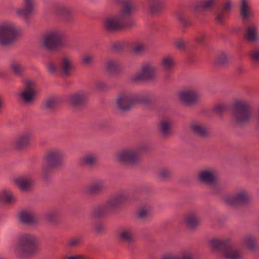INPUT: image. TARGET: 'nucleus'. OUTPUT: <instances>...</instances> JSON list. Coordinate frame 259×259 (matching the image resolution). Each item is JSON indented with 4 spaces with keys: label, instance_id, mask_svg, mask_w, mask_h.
<instances>
[{
    "label": "nucleus",
    "instance_id": "1",
    "mask_svg": "<svg viewBox=\"0 0 259 259\" xmlns=\"http://www.w3.org/2000/svg\"><path fill=\"white\" fill-rule=\"evenodd\" d=\"M38 248V240L34 235L23 234L19 237L16 250L23 257H28L36 253Z\"/></svg>",
    "mask_w": 259,
    "mask_h": 259
},
{
    "label": "nucleus",
    "instance_id": "2",
    "mask_svg": "<svg viewBox=\"0 0 259 259\" xmlns=\"http://www.w3.org/2000/svg\"><path fill=\"white\" fill-rule=\"evenodd\" d=\"M152 102V99L148 97H136L124 93H121L116 100L118 108L123 111L130 110L131 107L136 104L149 105Z\"/></svg>",
    "mask_w": 259,
    "mask_h": 259
},
{
    "label": "nucleus",
    "instance_id": "3",
    "mask_svg": "<svg viewBox=\"0 0 259 259\" xmlns=\"http://www.w3.org/2000/svg\"><path fill=\"white\" fill-rule=\"evenodd\" d=\"M233 114L237 123L242 124L248 122L251 116L250 105L246 102L236 101L233 107Z\"/></svg>",
    "mask_w": 259,
    "mask_h": 259
},
{
    "label": "nucleus",
    "instance_id": "4",
    "mask_svg": "<svg viewBox=\"0 0 259 259\" xmlns=\"http://www.w3.org/2000/svg\"><path fill=\"white\" fill-rule=\"evenodd\" d=\"M118 3L121 5L120 14L116 16L122 30L128 29L134 25L133 20L131 18L134 7H132L129 0L120 2L117 0Z\"/></svg>",
    "mask_w": 259,
    "mask_h": 259
},
{
    "label": "nucleus",
    "instance_id": "5",
    "mask_svg": "<svg viewBox=\"0 0 259 259\" xmlns=\"http://www.w3.org/2000/svg\"><path fill=\"white\" fill-rule=\"evenodd\" d=\"M65 38L64 34L60 31L49 32L44 36V46L49 51H54L62 46Z\"/></svg>",
    "mask_w": 259,
    "mask_h": 259
},
{
    "label": "nucleus",
    "instance_id": "6",
    "mask_svg": "<svg viewBox=\"0 0 259 259\" xmlns=\"http://www.w3.org/2000/svg\"><path fill=\"white\" fill-rule=\"evenodd\" d=\"M15 27L10 25H0V44L7 46L12 44L18 35Z\"/></svg>",
    "mask_w": 259,
    "mask_h": 259
},
{
    "label": "nucleus",
    "instance_id": "7",
    "mask_svg": "<svg viewBox=\"0 0 259 259\" xmlns=\"http://www.w3.org/2000/svg\"><path fill=\"white\" fill-rule=\"evenodd\" d=\"M46 165L43 167V174L45 179L51 169L59 167L61 164V157L57 151H50L45 156Z\"/></svg>",
    "mask_w": 259,
    "mask_h": 259
},
{
    "label": "nucleus",
    "instance_id": "8",
    "mask_svg": "<svg viewBox=\"0 0 259 259\" xmlns=\"http://www.w3.org/2000/svg\"><path fill=\"white\" fill-rule=\"evenodd\" d=\"M155 68L151 64H147L142 67L141 73L132 76L131 80L133 82L151 81L155 78Z\"/></svg>",
    "mask_w": 259,
    "mask_h": 259
},
{
    "label": "nucleus",
    "instance_id": "9",
    "mask_svg": "<svg viewBox=\"0 0 259 259\" xmlns=\"http://www.w3.org/2000/svg\"><path fill=\"white\" fill-rule=\"evenodd\" d=\"M250 200L249 195L245 192L238 193L232 197H228L225 199L227 204L235 207L241 205H248L250 203Z\"/></svg>",
    "mask_w": 259,
    "mask_h": 259
},
{
    "label": "nucleus",
    "instance_id": "10",
    "mask_svg": "<svg viewBox=\"0 0 259 259\" xmlns=\"http://www.w3.org/2000/svg\"><path fill=\"white\" fill-rule=\"evenodd\" d=\"M36 94L34 82L28 79H25L24 90L21 93L23 101L26 103H31L34 100Z\"/></svg>",
    "mask_w": 259,
    "mask_h": 259
},
{
    "label": "nucleus",
    "instance_id": "11",
    "mask_svg": "<svg viewBox=\"0 0 259 259\" xmlns=\"http://www.w3.org/2000/svg\"><path fill=\"white\" fill-rule=\"evenodd\" d=\"M140 158V153L138 151L125 150L119 155V160L127 165L137 164Z\"/></svg>",
    "mask_w": 259,
    "mask_h": 259
},
{
    "label": "nucleus",
    "instance_id": "12",
    "mask_svg": "<svg viewBox=\"0 0 259 259\" xmlns=\"http://www.w3.org/2000/svg\"><path fill=\"white\" fill-rule=\"evenodd\" d=\"M199 180L208 185L215 186L219 183L218 175L216 171L202 170L199 172Z\"/></svg>",
    "mask_w": 259,
    "mask_h": 259
},
{
    "label": "nucleus",
    "instance_id": "13",
    "mask_svg": "<svg viewBox=\"0 0 259 259\" xmlns=\"http://www.w3.org/2000/svg\"><path fill=\"white\" fill-rule=\"evenodd\" d=\"M210 244L213 249L220 250L224 254L229 250H232L234 246L229 239L223 240L214 239L210 241Z\"/></svg>",
    "mask_w": 259,
    "mask_h": 259
},
{
    "label": "nucleus",
    "instance_id": "14",
    "mask_svg": "<svg viewBox=\"0 0 259 259\" xmlns=\"http://www.w3.org/2000/svg\"><path fill=\"white\" fill-rule=\"evenodd\" d=\"M218 0H199L193 6L195 12L211 11L216 7Z\"/></svg>",
    "mask_w": 259,
    "mask_h": 259
},
{
    "label": "nucleus",
    "instance_id": "15",
    "mask_svg": "<svg viewBox=\"0 0 259 259\" xmlns=\"http://www.w3.org/2000/svg\"><path fill=\"white\" fill-rule=\"evenodd\" d=\"M181 101L187 106H192L198 101V96L197 93L192 90L182 92L179 94Z\"/></svg>",
    "mask_w": 259,
    "mask_h": 259
},
{
    "label": "nucleus",
    "instance_id": "16",
    "mask_svg": "<svg viewBox=\"0 0 259 259\" xmlns=\"http://www.w3.org/2000/svg\"><path fill=\"white\" fill-rule=\"evenodd\" d=\"M127 196L122 194L117 195L110 198L106 205L109 212L113 211L120 207L127 199Z\"/></svg>",
    "mask_w": 259,
    "mask_h": 259
},
{
    "label": "nucleus",
    "instance_id": "17",
    "mask_svg": "<svg viewBox=\"0 0 259 259\" xmlns=\"http://www.w3.org/2000/svg\"><path fill=\"white\" fill-rule=\"evenodd\" d=\"M105 28L108 32H115L122 30L117 16L107 19L105 22Z\"/></svg>",
    "mask_w": 259,
    "mask_h": 259
},
{
    "label": "nucleus",
    "instance_id": "18",
    "mask_svg": "<svg viewBox=\"0 0 259 259\" xmlns=\"http://www.w3.org/2000/svg\"><path fill=\"white\" fill-rule=\"evenodd\" d=\"M24 2L25 8L18 10L17 14L18 16L28 19L33 10V0H24Z\"/></svg>",
    "mask_w": 259,
    "mask_h": 259
},
{
    "label": "nucleus",
    "instance_id": "19",
    "mask_svg": "<svg viewBox=\"0 0 259 259\" xmlns=\"http://www.w3.org/2000/svg\"><path fill=\"white\" fill-rule=\"evenodd\" d=\"M231 8V2H228L225 3L220 9L219 12L215 17V20L217 24L221 25H225V16L227 12H229Z\"/></svg>",
    "mask_w": 259,
    "mask_h": 259
},
{
    "label": "nucleus",
    "instance_id": "20",
    "mask_svg": "<svg viewBox=\"0 0 259 259\" xmlns=\"http://www.w3.org/2000/svg\"><path fill=\"white\" fill-rule=\"evenodd\" d=\"M244 37L247 41L250 42L257 41L258 36L257 27L253 25L247 27L245 30Z\"/></svg>",
    "mask_w": 259,
    "mask_h": 259
},
{
    "label": "nucleus",
    "instance_id": "21",
    "mask_svg": "<svg viewBox=\"0 0 259 259\" xmlns=\"http://www.w3.org/2000/svg\"><path fill=\"white\" fill-rule=\"evenodd\" d=\"M240 14L243 22L252 17L251 9L247 0H241Z\"/></svg>",
    "mask_w": 259,
    "mask_h": 259
},
{
    "label": "nucleus",
    "instance_id": "22",
    "mask_svg": "<svg viewBox=\"0 0 259 259\" xmlns=\"http://www.w3.org/2000/svg\"><path fill=\"white\" fill-rule=\"evenodd\" d=\"M164 8L162 0H150L149 13L152 15H157L161 13Z\"/></svg>",
    "mask_w": 259,
    "mask_h": 259
},
{
    "label": "nucleus",
    "instance_id": "23",
    "mask_svg": "<svg viewBox=\"0 0 259 259\" xmlns=\"http://www.w3.org/2000/svg\"><path fill=\"white\" fill-rule=\"evenodd\" d=\"M19 218L20 221L23 224L27 225H34L36 224L33 214L28 211H22L19 215Z\"/></svg>",
    "mask_w": 259,
    "mask_h": 259
},
{
    "label": "nucleus",
    "instance_id": "24",
    "mask_svg": "<svg viewBox=\"0 0 259 259\" xmlns=\"http://www.w3.org/2000/svg\"><path fill=\"white\" fill-rule=\"evenodd\" d=\"M55 12L63 21H68L71 19V12L68 9L65 7L57 6L55 8Z\"/></svg>",
    "mask_w": 259,
    "mask_h": 259
},
{
    "label": "nucleus",
    "instance_id": "25",
    "mask_svg": "<svg viewBox=\"0 0 259 259\" xmlns=\"http://www.w3.org/2000/svg\"><path fill=\"white\" fill-rule=\"evenodd\" d=\"M16 184L22 191H28L33 184V181L30 179L21 178L15 180Z\"/></svg>",
    "mask_w": 259,
    "mask_h": 259
},
{
    "label": "nucleus",
    "instance_id": "26",
    "mask_svg": "<svg viewBox=\"0 0 259 259\" xmlns=\"http://www.w3.org/2000/svg\"><path fill=\"white\" fill-rule=\"evenodd\" d=\"M87 100L86 95L84 93H77L70 96V103L74 106H80L85 102Z\"/></svg>",
    "mask_w": 259,
    "mask_h": 259
},
{
    "label": "nucleus",
    "instance_id": "27",
    "mask_svg": "<svg viewBox=\"0 0 259 259\" xmlns=\"http://www.w3.org/2000/svg\"><path fill=\"white\" fill-rule=\"evenodd\" d=\"M30 134H27L19 137L16 142V148L20 150L27 148L30 143Z\"/></svg>",
    "mask_w": 259,
    "mask_h": 259
},
{
    "label": "nucleus",
    "instance_id": "28",
    "mask_svg": "<svg viewBox=\"0 0 259 259\" xmlns=\"http://www.w3.org/2000/svg\"><path fill=\"white\" fill-rule=\"evenodd\" d=\"M185 223L188 227L194 229L198 226L199 221L195 213H191L185 218Z\"/></svg>",
    "mask_w": 259,
    "mask_h": 259
},
{
    "label": "nucleus",
    "instance_id": "29",
    "mask_svg": "<svg viewBox=\"0 0 259 259\" xmlns=\"http://www.w3.org/2000/svg\"><path fill=\"white\" fill-rule=\"evenodd\" d=\"M161 64L166 71H170L175 64L174 59L170 56L163 57L161 60Z\"/></svg>",
    "mask_w": 259,
    "mask_h": 259
},
{
    "label": "nucleus",
    "instance_id": "30",
    "mask_svg": "<svg viewBox=\"0 0 259 259\" xmlns=\"http://www.w3.org/2000/svg\"><path fill=\"white\" fill-rule=\"evenodd\" d=\"M190 127L192 129L193 132L195 134L201 137L206 138L208 136L207 129L200 125L193 124L191 125Z\"/></svg>",
    "mask_w": 259,
    "mask_h": 259
},
{
    "label": "nucleus",
    "instance_id": "31",
    "mask_svg": "<svg viewBox=\"0 0 259 259\" xmlns=\"http://www.w3.org/2000/svg\"><path fill=\"white\" fill-rule=\"evenodd\" d=\"M0 201L7 204H11L15 201V199L11 192L4 190L0 194Z\"/></svg>",
    "mask_w": 259,
    "mask_h": 259
},
{
    "label": "nucleus",
    "instance_id": "32",
    "mask_svg": "<svg viewBox=\"0 0 259 259\" xmlns=\"http://www.w3.org/2000/svg\"><path fill=\"white\" fill-rule=\"evenodd\" d=\"M97 162V158L96 156L89 154L83 156L80 160L82 165L93 166L95 165Z\"/></svg>",
    "mask_w": 259,
    "mask_h": 259
},
{
    "label": "nucleus",
    "instance_id": "33",
    "mask_svg": "<svg viewBox=\"0 0 259 259\" xmlns=\"http://www.w3.org/2000/svg\"><path fill=\"white\" fill-rule=\"evenodd\" d=\"M106 66L108 71L111 72H118L121 70L116 60H108L106 64Z\"/></svg>",
    "mask_w": 259,
    "mask_h": 259
},
{
    "label": "nucleus",
    "instance_id": "34",
    "mask_svg": "<svg viewBox=\"0 0 259 259\" xmlns=\"http://www.w3.org/2000/svg\"><path fill=\"white\" fill-rule=\"evenodd\" d=\"M103 187L101 183H98L89 186L87 189V192L89 195L97 194L102 191Z\"/></svg>",
    "mask_w": 259,
    "mask_h": 259
},
{
    "label": "nucleus",
    "instance_id": "35",
    "mask_svg": "<svg viewBox=\"0 0 259 259\" xmlns=\"http://www.w3.org/2000/svg\"><path fill=\"white\" fill-rule=\"evenodd\" d=\"M229 60L227 55L222 52L219 55L214 61L213 64L215 66H225L228 64Z\"/></svg>",
    "mask_w": 259,
    "mask_h": 259
},
{
    "label": "nucleus",
    "instance_id": "36",
    "mask_svg": "<svg viewBox=\"0 0 259 259\" xmlns=\"http://www.w3.org/2000/svg\"><path fill=\"white\" fill-rule=\"evenodd\" d=\"M62 68L64 74L65 76H69V71L73 69V66L68 58H64L63 59L62 62Z\"/></svg>",
    "mask_w": 259,
    "mask_h": 259
},
{
    "label": "nucleus",
    "instance_id": "37",
    "mask_svg": "<svg viewBox=\"0 0 259 259\" xmlns=\"http://www.w3.org/2000/svg\"><path fill=\"white\" fill-rule=\"evenodd\" d=\"M224 256L226 259H241V254L239 251L234 247L232 250L226 252Z\"/></svg>",
    "mask_w": 259,
    "mask_h": 259
},
{
    "label": "nucleus",
    "instance_id": "38",
    "mask_svg": "<svg viewBox=\"0 0 259 259\" xmlns=\"http://www.w3.org/2000/svg\"><path fill=\"white\" fill-rule=\"evenodd\" d=\"M106 205L99 206L95 208L94 211L93 216L95 218H101L109 213Z\"/></svg>",
    "mask_w": 259,
    "mask_h": 259
},
{
    "label": "nucleus",
    "instance_id": "39",
    "mask_svg": "<svg viewBox=\"0 0 259 259\" xmlns=\"http://www.w3.org/2000/svg\"><path fill=\"white\" fill-rule=\"evenodd\" d=\"M256 241L255 238L251 236H247L244 239V242L247 248L250 250H254L256 249Z\"/></svg>",
    "mask_w": 259,
    "mask_h": 259
},
{
    "label": "nucleus",
    "instance_id": "40",
    "mask_svg": "<svg viewBox=\"0 0 259 259\" xmlns=\"http://www.w3.org/2000/svg\"><path fill=\"white\" fill-rule=\"evenodd\" d=\"M170 122L168 120H162L160 123V130L164 135L169 134L170 131Z\"/></svg>",
    "mask_w": 259,
    "mask_h": 259
},
{
    "label": "nucleus",
    "instance_id": "41",
    "mask_svg": "<svg viewBox=\"0 0 259 259\" xmlns=\"http://www.w3.org/2000/svg\"><path fill=\"white\" fill-rule=\"evenodd\" d=\"M125 44L124 42H116L112 45L111 49L113 51L117 53H122L124 51Z\"/></svg>",
    "mask_w": 259,
    "mask_h": 259
},
{
    "label": "nucleus",
    "instance_id": "42",
    "mask_svg": "<svg viewBox=\"0 0 259 259\" xmlns=\"http://www.w3.org/2000/svg\"><path fill=\"white\" fill-rule=\"evenodd\" d=\"M120 238L124 241L131 243L134 241V238L131 233L127 232H123L119 235Z\"/></svg>",
    "mask_w": 259,
    "mask_h": 259
},
{
    "label": "nucleus",
    "instance_id": "43",
    "mask_svg": "<svg viewBox=\"0 0 259 259\" xmlns=\"http://www.w3.org/2000/svg\"><path fill=\"white\" fill-rule=\"evenodd\" d=\"M227 109V105L224 104H220L214 106L213 111L217 115H221L223 113L225 112Z\"/></svg>",
    "mask_w": 259,
    "mask_h": 259
},
{
    "label": "nucleus",
    "instance_id": "44",
    "mask_svg": "<svg viewBox=\"0 0 259 259\" xmlns=\"http://www.w3.org/2000/svg\"><path fill=\"white\" fill-rule=\"evenodd\" d=\"M11 68L14 73L17 75H21L24 71V68L20 64L16 63L12 64Z\"/></svg>",
    "mask_w": 259,
    "mask_h": 259
},
{
    "label": "nucleus",
    "instance_id": "45",
    "mask_svg": "<svg viewBox=\"0 0 259 259\" xmlns=\"http://www.w3.org/2000/svg\"><path fill=\"white\" fill-rule=\"evenodd\" d=\"M58 104L57 100L55 99H51L47 101L46 103V107L47 108L51 109L54 108Z\"/></svg>",
    "mask_w": 259,
    "mask_h": 259
},
{
    "label": "nucleus",
    "instance_id": "46",
    "mask_svg": "<svg viewBox=\"0 0 259 259\" xmlns=\"http://www.w3.org/2000/svg\"><path fill=\"white\" fill-rule=\"evenodd\" d=\"M146 49V46L143 44H137L135 46L134 52L136 54H140L143 52Z\"/></svg>",
    "mask_w": 259,
    "mask_h": 259
},
{
    "label": "nucleus",
    "instance_id": "47",
    "mask_svg": "<svg viewBox=\"0 0 259 259\" xmlns=\"http://www.w3.org/2000/svg\"><path fill=\"white\" fill-rule=\"evenodd\" d=\"M175 46L179 50H184L186 48V42L183 40L180 39L175 42Z\"/></svg>",
    "mask_w": 259,
    "mask_h": 259
},
{
    "label": "nucleus",
    "instance_id": "48",
    "mask_svg": "<svg viewBox=\"0 0 259 259\" xmlns=\"http://www.w3.org/2000/svg\"><path fill=\"white\" fill-rule=\"evenodd\" d=\"M58 214L54 212L49 213L47 215L48 220L52 223H56L57 221Z\"/></svg>",
    "mask_w": 259,
    "mask_h": 259
},
{
    "label": "nucleus",
    "instance_id": "49",
    "mask_svg": "<svg viewBox=\"0 0 259 259\" xmlns=\"http://www.w3.org/2000/svg\"><path fill=\"white\" fill-rule=\"evenodd\" d=\"M250 58L254 61H259V50H253L250 52Z\"/></svg>",
    "mask_w": 259,
    "mask_h": 259
},
{
    "label": "nucleus",
    "instance_id": "50",
    "mask_svg": "<svg viewBox=\"0 0 259 259\" xmlns=\"http://www.w3.org/2000/svg\"><path fill=\"white\" fill-rule=\"evenodd\" d=\"M206 38L205 33H201L200 35L195 38V41L198 44H202L204 43Z\"/></svg>",
    "mask_w": 259,
    "mask_h": 259
},
{
    "label": "nucleus",
    "instance_id": "51",
    "mask_svg": "<svg viewBox=\"0 0 259 259\" xmlns=\"http://www.w3.org/2000/svg\"><path fill=\"white\" fill-rule=\"evenodd\" d=\"M92 62V57L89 55H85L82 59L83 64L88 65L91 64Z\"/></svg>",
    "mask_w": 259,
    "mask_h": 259
},
{
    "label": "nucleus",
    "instance_id": "52",
    "mask_svg": "<svg viewBox=\"0 0 259 259\" xmlns=\"http://www.w3.org/2000/svg\"><path fill=\"white\" fill-rule=\"evenodd\" d=\"M179 20L182 24L184 27H189L192 25V23L190 21L186 20L184 18H179Z\"/></svg>",
    "mask_w": 259,
    "mask_h": 259
},
{
    "label": "nucleus",
    "instance_id": "53",
    "mask_svg": "<svg viewBox=\"0 0 259 259\" xmlns=\"http://www.w3.org/2000/svg\"><path fill=\"white\" fill-rule=\"evenodd\" d=\"M148 211L145 208H142L138 214V216L140 218H144L147 216Z\"/></svg>",
    "mask_w": 259,
    "mask_h": 259
},
{
    "label": "nucleus",
    "instance_id": "54",
    "mask_svg": "<svg viewBox=\"0 0 259 259\" xmlns=\"http://www.w3.org/2000/svg\"><path fill=\"white\" fill-rule=\"evenodd\" d=\"M160 176L163 179L167 178L169 176V172L166 169H163L160 172Z\"/></svg>",
    "mask_w": 259,
    "mask_h": 259
},
{
    "label": "nucleus",
    "instance_id": "55",
    "mask_svg": "<svg viewBox=\"0 0 259 259\" xmlns=\"http://www.w3.org/2000/svg\"><path fill=\"white\" fill-rule=\"evenodd\" d=\"M106 84L103 82H97L96 87L99 90L103 91L106 88Z\"/></svg>",
    "mask_w": 259,
    "mask_h": 259
},
{
    "label": "nucleus",
    "instance_id": "56",
    "mask_svg": "<svg viewBox=\"0 0 259 259\" xmlns=\"http://www.w3.org/2000/svg\"><path fill=\"white\" fill-rule=\"evenodd\" d=\"M80 241L78 239H73L69 242V245L74 246L78 245Z\"/></svg>",
    "mask_w": 259,
    "mask_h": 259
},
{
    "label": "nucleus",
    "instance_id": "57",
    "mask_svg": "<svg viewBox=\"0 0 259 259\" xmlns=\"http://www.w3.org/2000/svg\"><path fill=\"white\" fill-rule=\"evenodd\" d=\"M178 259H194L191 254L183 255L182 256L178 257Z\"/></svg>",
    "mask_w": 259,
    "mask_h": 259
},
{
    "label": "nucleus",
    "instance_id": "58",
    "mask_svg": "<svg viewBox=\"0 0 259 259\" xmlns=\"http://www.w3.org/2000/svg\"><path fill=\"white\" fill-rule=\"evenodd\" d=\"M81 258H81V254H76V255H72V256H69L66 259H81Z\"/></svg>",
    "mask_w": 259,
    "mask_h": 259
},
{
    "label": "nucleus",
    "instance_id": "59",
    "mask_svg": "<svg viewBox=\"0 0 259 259\" xmlns=\"http://www.w3.org/2000/svg\"><path fill=\"white\" fill-rule=\"evenodd\" d=\"M49 70L50 72H53V73L56 70V68H55L54 65L53 64V63L52 62H51L50 63V66H49Z\"/></svg>",
    "mask_w": 259,
    "mask_h": 259
},
{
    "label": "nucleus",
    "instance_id": "60",
    "mask_svg": "<svg viewBox=\"0 0 259 259\" xmlns=\"http://www.w3.org/2000/svg\"><path fill=\"white\" fill-rule=\"evenodd\" d=\"M162 259H178V257L172 255H166L164 256Z\"/></svg>",
    "mask_w": 259,
    "mask_h": 259
},
{
    "label": "nucleus",
    "instance_id": "61",
    "mask_svg": "<svg viewBox=\"0 0 259 259\" xmlns=\"http://www.w3.org/2000/svg\"><path fill=\"white\" fill-rule=\"evenodd\" d=\"M103 229L104 228L102 224H98L96 227V230L99 232L103 231Z\"/></svg>",
    "mask_w": 259,
    "mask_h": 259
},
{
    "label": "nucleus",
    "instance_id": "62",
    "mask_svg": "<svg viewBox=\"0 0 259 259\" xmlns=\"http://www.w3.org/2000/svg\"><path fill=\"white\" fill-rule=\"evenodd\" d=\"M237 70H238V71H239V72H241V69L240 68H237Z\"/></svg>",
    "mask_w": 259,
    "mask_h": 259
}]
</instances>
